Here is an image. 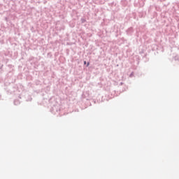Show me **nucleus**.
Returning a JSON list of instances; mask_svg holds the SVG:
<instances>
[{"mask_svg":"<svg viewBox=\"0 0 179 179\" xmlns=\"http://www.w3.org/2000/svg\"><path fill=\"white\" fill-rule=\"evenodd\" d=\"M89 65H90V62H88V63L87 64V66H89Z\"/></svg>","mask_w":179,"mask_h":179,"instance_id":"f257e3e1","label":"nucleus"},{"mask_svg":"<svg viewBox=\"0 0 179 179\" xmlns=\"http://www.w3.org/2000/svg\"><path fill=\"white\" fill-rule=\"evenodd\" d=\"M85 65H86V61L84 62Z\"/></svg>","mask_w":179,"mask_h":179,"instance_id":"f03ea898","label":"nucleus"}]
</instances>
